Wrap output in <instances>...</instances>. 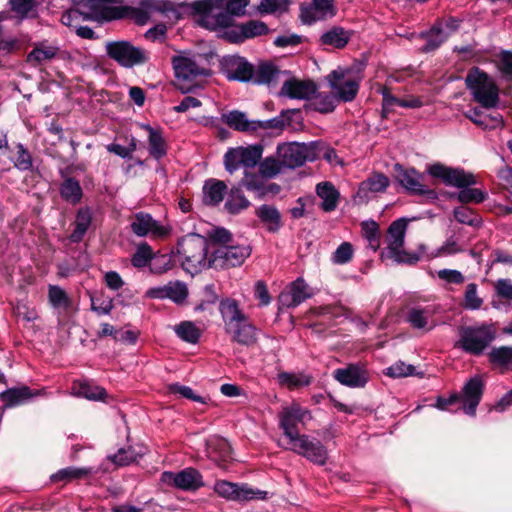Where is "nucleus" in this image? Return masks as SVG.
Instances as JSON below:
<instances>
[{"label":"nucleus","mask_w":512,"mask_h":512,"mask_svg":"<svg viewBox=\"0 0 512 512\" xmlns=\"http://www.w3.org/2000/svg\"><path fill=\"white\" fill-rule=\"evenodd\" d=\"M427 173L435 179H440L447 186L458 188L459 191L444 192V195L450 200L459 201L462 206L480 204L487 198L486 192L472 187L477 184L475 175L463 168L449 167L437 162L427 167Z\"/></svg>","instance_id":"obj_1"},{"label":"nucleus","mask_w":512,"mask_h":512,"mask_svg":"<svg viewBox=\"0 0 512 512\" xmlns=\"http://www.w3.org/2000/svg\"><path fill=\"white\" fill-rule=\"evenodd\" d=\"M250 0H196L189 6L200 17V25L211 31L227 30L234 25V16H243Z\"/></svg>","instance_id":"obj_2"},{"label":"nucleus","mask_w":512,"mask_h":512,"mask_svg":"<svg viewBox=\"0 0 512 512\" xmlns=\"http://www.w3.org/2000/svg\"><path fill=\"white\" fill-rule=\"evenodd\" d=\"M465 84L473 100L482 108L492 109L498 106L500 89L486 71L477 66L471 67L465 77Z\"/></svg>","instance_id":"obj_3"},{"label":"nucleus","mask_w":512,"mask_h":512,"mask_svg":"<svg viewBox=\"0 0 512 512\" xmlns=\"http://www.w3.org/2000/svg\"><path fill=\"white\" fill-rule=\"evenodd\" d=\"M458 332L457 346L473 356L482 355L496 338L494 325L488 323L460 326Z\"/></svg>","instance_id":"obj_4"},{"label":"nucleus","mask_w":512,"mask_h":512,"mask_svg":"<svg viewBox=\"0 0 512 512\" xmlns=\"http://www.w3.org/2000/svg\"><path fill=\"white\" fill-rule=\"evenodd\" d=\"M106 55L125 68L140 66L148 62L146 50L126 40L109 41L105 45Z\"/></svg>","instance_id":"obj_5"},{"label":"nucleus","mask_w":512,"mask_h":512,"mask_svg":"<svg viewBox=\"0 0 512 512\" xmlns=\"http://www.w3.org/2000/svg\"><path fill=\"white\" fill-rule=\"evenodd\" d=\"M177 253L183 256V264L187 263L195 267L207 258V242L204 237L196 233L185 235L178 240Z\"/></svg>","instance_id":"obj_6"},{"label":"nucleus","mask_w":512,"mask_h":512,"mask_svg":"<svg viewBox=\"0 0 512 512\" xmlns=\"http://www.w3.org/2000/svg\"><path fill=\"white\" fill-rule=\"evenodd\" d=\"M289 444L293 452L305 457L310 462L319 466L326 464L328 450L317 438H311L306 434H302Z\"/></svg>","instance_id":"obj_7"},{"label":"nucleus","mask_w":512,"mask_h":512,"mask_svg":"<svg viewBox=\"0 0 512 512\" xmlns=\"http://www.w3.org/2000/svg\"><path fill=\"white\" fill-rule=\"evenodd\" d=\"M250 254L249 246H220L211 253L209 261L215 268L228 269L241 266Z\"/></svg>","instance_id":"obj_8"},{"label":"nucleus","mask_w":512,"mask_h":512,"mask_svg":"<svg viewBox=\"0 0 512 512\" xmlns=\"http://www.w3.org/2000/svg\"><path fill=\"white\" fill-rule=\"evenodd\" d=\"M161 480L183 491L194 492L205 485L202 474L193 467H187L179 472L165 471Z\"/></svg>","instance_id":"obj_9"},{"label":"nucleus","mask_w":512,"mask_h":512,"mask_svg":"<svg viewBox=\"0 0 512 512\" xmlns=\"http://www.w3.org/2000/svg\"><path fill=\"white\" fill-rule=\"evenodd\" d=\"M269 28L266 23L260 20H249L245 23L234 24L223 33V38L229 43L240 44L247 39L266 35Z\"/></svg>","instance_id":"obj_10"},{"label":"nucleus","mask_w":512,"mask_h":512,"mask_svg":"<svg viewBox=\"0 0 512 512\" xmlns=\"http://www.w3.org/2000/svg\"><path fill=\"white\" fill-rule=\"evenodd\" d=\"M221 71L229 81L252 82L255 67L245 57L232 56L221 63Z\"/></svg>","instance_id":"obj_11"},{"label":"nucleus","mask_w":512,"mask_h":512,"mask_svg":"<svg viewBox=\"0 0 512 512\" xmlns=\"http://www.w3.org/2000/svg\"><path fill=\"white\" fill-rule=\"evenodd\" d=\"M327 80L331 89L336 96L337 102H351L353 101L359 91L360 84L353 78L345 79L344 73L338 70L331 71Z\"/></svg>","instance_id":"obj_12"},{"label":"nucleus","mask_w":512,"mask_h":512,"mask_svg":"<svg viewBox=\"0 0 512 512\" xmlns=\"http://www.w3.org/2000/svg\"><path fill=\"white\" fill-rule=\"evenodd\" d=\"M336 14L334 0H312L310 5L301 4L300 6V19L306 25L331 19Z\"/></svg>","instance_id":"obj_13"},{"label":"nucleus","mask_w":512,"mask_h":512,"mask_svg":"<svg viewBox=\"0 0 512 512\" xmlns=\"http://www.w3.org/2000/svg\"><path fill=\"white\" fill-rule=\"evenodd\" d=\"M485 383L480 376L471 377L463 386L460 394L463 411L469 416H475L481 402Z\"/></svg>","instance_id":"obj_14"},{"label":"nucleus","mask_w":512,"mask_h":512,"mask_svg":"<svg viewBox=\"0 0 512 512\" xmlns=\"http://www.w3.org/2000/svg\"><path fill=\"white\" fill-rule=\"evenodd\" d=\"M307 415H309V411L298 404H292L290 407L284 408L280 413V428L283 429L284 435L289 439V443L302 435L299 433L297 425L304 422Z\"/></svg>","instance_id":"obj_15"},{"label":"nucleus","mask_w":512,"mask_h":512,"mask_svg":"<svg viewBox=\"0 0 512 512\" xmlns=\"http://www.w3.org/2000/svg\"><path fill=\"white\" fill-rule=\"evenodd\" d=\"M130 228L139 237L151 234L154 238H164L170 233L168 228L160 225L149 213L145 212H138L134 215Z\"/></svg>","instance_id":"obj_16"},{"label":"nucleus","mask_w":512,"mask_h":512,"mask_svg":"<svg viewBox=\"0 0 512 512\" xmlns=\"http://www.w3.org/2000/svg\"><path fill=\"white\" fill-rule=\"evenodd\" d=\"M333 376L339 383L350 388H363L369 381V373L364 366L354 363L335 369Z\"/></svg>","instance_id":"obj_17"},{"label":"nucleus","mask_w":512,"mask_h":512,"mask_svg":"<svg viewBox=\"0 0 512 512\" xmlns=\"http://www.w3.org/2000/svg\"><path fill=\"white\" fill-rule=\"evenodd\" d=\"M172 66L175 77L185 81H194L198 77H207L211 75V70L200 67L195 60L186 56H173Z\"/></svg>","instance_id":"obj_18"},{"label":"nucleus","mask_w":512,"mask_h":512,"mask_svg":"<svg viewBox=\"0 0 512 512\" xmlns=\"http://www.w3.org/2000/svg\"><path fill=\"white\" fill-rule=\"evenodd\" d=\"M260 330L246 319L226 331L231 337V342L247 348L255 347L258 344Z\"/></svg>","instance_id":"obj_19"},{"label":"nucleus","mask_w":512,"mask_h":512,"mask_svg":"<svg viewBox=\"0 0 512 512\" xmlns=\"http://www.w3.org/2000/svg\"><path fill=\"white\" fill-rule=\"evenodd\" d=\"M115 0H88V6L92 15H86L85 19H98L103 21H112L122 19L126 16L128 7L108 6Z\"/></svg>","instance_id":"obj_20"},{"label":"nucleus","mask_w":512,"mask_h":512,"mask_svg":"<svg viewBox=\"0 0 512 512\" xmlns=\"http://www.w3.org/2000/svg\"><path fill=\"white\" fill-rule=\"evenodd\" d=\"M395 180L412 195H417L423 186L424 174L413 167L406 168L396 163L393 167Z\"/></svg>","instance_id":"obj_21"},{"label":"nucleus","mask_w":512,"mask_h":512,"mask_svg":"<svg viewBox=\"0 0 512 512\" xmlns=\"http://www.w3.org/2000/svg\"><path fill=\"white\" fill-rule=\"evenodd\" d=\"M188 296L187 286L180 281L169 282L167 285L153 287L147 290L146 297L150 299H170L176 304H181Z\"/></svg>","instance_id":"obj_22"},{"label":"nucleus","mask_w":512,"mask_h":512,"mask_svg":"<svg viewBox=\"0 0 512 512\" xmlns=\"http://www.w3.org/2000/svg\"><path fill=\"white\" fill-rule=\"evenodd\" d=\"M306 146L298 143H283L277 147L278 157L284 167L294 169L302 166L307 160Z\"/></svg>","instance_id":"obj_23"},{"label":"nucleus","mask_w":512,"mask_h":512,"mask_svg":"<svg viewBox=\"0 0 512 512\" xmlns=\"http://www.w3.org/2000/svg\"><path fill=\"white\" fill-rule=\"evenodd\" d=\"M40 394L41 390L31 389L26 385L8 388L0 393V399L4 403L2 410L26 404Z\"/></svg>","instance_id":"obj_24"},{"label":"nucleus","mask_w":512,"mask_h":512,"mask_svg":"<svg viewBox=\"0 0 512 512\" xmlns=\"http://www.w3.org/2000/svg\"><path fill=\"white\" fill-rule=\"evenodd\" d=\"M316 92L317 85L314 81L291 78L283 83L280 94L291 99H310Z\"/></svg>","instance_id":"obj_25"},{"label":"nucleus","mask_w":512,"mask_h":512,"mask_svg":"<svg viewBox=\"0 0 512 512\" xmlns=\"http://www.w3.org/2000/svg\"><path fill=\"white\" fill-rule=\"evenodd\" d=\"M60 176L63 179L59 186L61 198L71 205L79 204L83 198V189L80 182L69 176L66 170H60Z\"/></svg>","instance_id":"obj_26"},{"label":"nucleus","mask_w":512,"mask_h":512,"mask_svg":"<svg viewBox=\"0 0 512 512\" xmlns=\"http://www.w3.org/2000/svg\"><path fill=\"white\" fill-rule=\"evenodd\" d=\"M298 114L299 110L297 109H286L282 110L277 117L268 120H254L255 133L258 130H272L280 134L287 126H292V116Z\"/></svg>","instance_id":"obj_27"},{"label":"nucleus","mask_w":512,"mask_h":512,"mask_svg":"<svg viewBox=\"0 0 512 512\" xmlns=\"http://www.w3.org/2000/svg\"><path fill=\"white\" fill-rule=\"evenodd\" d=\"M219 310L224 322L225 331L249 318L239 308V304L235 299L226 298L221 300Z\"/></svg>","instance_id":"obj_28"},{"label":"nucleus","mask_w":512,"mask_h":512,"mask_svg":"<svg viewBox=\"0 0 512 512\" xmlns=\"http://www.w3.org/2000/svg\"><path fill=\"white\" fill-rule=\"evenodd\" d=\"M255 214L270 233H278L283 226L281 213L275 206L263 204L256 209Z\"/></svg>","instance_id":"obj_29"},{"label":"nucleus","mask_w":512,"mask_h":512,"mask_svg":"<svg viewBox=\"0 0 512 512\" xmlns=\"http://www.w3.org/2000/svg\"><path fill=\"white\" fill-rule=\"evenodd\" d=\"M353 35V30H347L341 26H333L321 35L320 42L322 45L343 49L349 43Z\"/></svg>","instance_id":"obj_30"},{"label":"nucleus","mask_w":512,"mask_h":512,"mask_svg":"<svg viewBox=\"0 0 512 512\" xmlns=\"http://www.w3.org/2000/svg\"><path fill=\"white\" fill-rule=\"evenodd\" d=\"M316 194L322 199L320 208L324 212H332L337 208L340 193L331 182L324 181L317 184Z\"/></svg>","instance_id":"obj_31"},{"label":"nucleus","mask_w":512,"mask_h":512,"mask_svg":"<svg viewBox=\"0 0 512 512\" xmlns=\"http://www.w3.org/2000/svg\"><path fill=\"white\" fill-rule=\"evenodd\" d=\"M221 120L235 131L255 133L254 120H248L246 113L240 110H232L228 113H223Z\"/></svg>","instance_id":"obj_32"},{"label":"nucleus","mask_w":512,"mask_h":512,"mask_svg":"<svg viewBox=\"0 0 512 512\" xmlns=\"http://www.w3.org/2000/svg\"><path fill=\"white\" fill-rule=\"evenodd\" d=\"M408 222L409 220L403 217L390 224L387 231L388 252L403 248Z\"/></svg>","instance_id":"obj_33"},{"label":"nucleus","mask_w":512,"mask_h":512,"mask_svg":"<svg viewBox=\"0 0 512 512\" xmlns=\"http://www.w3.org/2000/svg\"><path fill=\"white\" fill-rule=\"evenodd\" d=\"M226 191L227 185L224 181L208 179L203 186L204 203L211 206L218 205L222 202Z\"/></svg>","instance_id":"obj_34"},{"label":"nucleus","mask_w":512,"mask_h":512,"mask_svg":"<svg viewBox=\"0 0 512 512\" xmlns=\"http://www.w3.org/2000/svg\"><path fill=\"white\" fill-rule=\"evenodd\" d=\"M92 222V210L90 207H81L76 213L75 229L69 236L72 243H79L83 240Z\"/></svg>","instance_id":"obj_35"},{"label":"nucleus","mask_w":512,"mask_h":512,"mask_svg":"<svg viewBox=\"0 0 512 512\" xmlns=\"http://www.w3.org/2000/svg\"><path fill=\"white\" fill-rule=\"evenodd\" d=\"M59 49L55 46L48 45L46 41L34 44V48L28 53L26 62L37 66L42 64L44 61L53 59Z\"/></svg>","instance_id":"obj_36"},{"label":"nucleus","mask_w":512,"mask_h":512,"mask_svg":"<svg viewBox=\"0 0 512 512\" xmlns=\"http://www.w3.org/2000/svg\"><path fill=\"white\" fill-rule=\"evenodd\" d=\"M250 205V201L245 197L242 188L238 185L233 186L230 189L224 208L228 213L237 215L241 211L247 209Z\"/></svg>","instance_id":"obj_37"},{"label":"nucleus","mask_w":512,"mask_h":512,"mask_svg":"<svg viewBox=\"0 0 512 512\" xmlns=\"http://www.w3.org/2000/svg\"><path fill=\"white\" fill-rule=\"evenodd\" d=\"M142 127L149 133L148 142L150 156L156 160H159L166 156L167 145L162 136L161 131L152 128L150 125H143Z\"/></svg>","instance_id":"obj_38"},{"label":"nucleus","mask_w":512,"mask_h":512,"mask_svg":"<svg viewBox=\"0 0 512 512\" xmlns=\"http://www.w3.org/2000/svg\"><path fill=\"white\" fill-rule=\"evenodd\" d=\"M336 96L333 94H318L312 101L304 104L303 108L307 112L315 111L322 114H328L336 108Z\"/></svg>","instance_id":"obj_39"},{"label":"nucleus","mask_w":512,"mask_h":512,"mask_svg":"<svg viewBox=\"0 0 512 512\" xmlns=\"http://www.w3.org/2000/svg\"><path fill=\"white\" fill-rule=\"evenodd\" d=\"M280 73L279 68L271 62H261L255 68V76L252 83L256 85H270L277 79Z\"/></svg>","instance_id":"obj_40"},{"label":"nucleus","mask_w":512,"mask_h":512,"mask_svg":"<svg viewBox=\"0 0 512 512\" xmlns=\"http://www.w3.org/2000/svg\"><path fill=\"white\" fill-rule=\"evenodd\" d=\"M48 300L54 309L69 311L73 306L72 299L68 296L67 292L58 285H49Z\"/></svg>","instance_id":"obj_41"},{"label":"nucleus","mask_w":512,"mask_h":512,"mask_svg":"<svg viewBox=\"0 0 512 512\" xmlns=\"http://www.w3.org/2000/svg\"><path fill=\"white\" fill-rule=\"evenodd\" d=\"M73 389L78 396L84 397L88 400H104L107 397V392L103 387L91 384L89 382H75Z\"/></svg>","instance_id":"obj_42"},{"label":"nucleus","mask_w":512,"mask_h":512,"mask_svg":"<svg viewBox=\"0 0 512 512\" xmlns=\"http://www.w3.org/2000/svg\"><path fill=\"white\" fill-rule=\"evenodd\" d=\"M289 294L291 296V301L288 304L289 307H297L312 296L309 286L302 278H297L291 283Z\"/></svg>","instance_id":"obj_43"},{"label":"nucleus","mask_w":512,"mask_h":512,"mask_svg":"<svg viewBox=\"0 0 512 512\" xmlns=\"http://www.w3.org/2000/svg\"><path fill=\"white\" fill-rule=\"evenodd\" d=\"M242 166L245 168L255 167L262 158L264 147L262 144L249 145L247 147H238Z\"/></svg>","instance_id":"obj_44"},{"label":"nucleus","mask_w":512,"mask_h":512,"mask_svg":"<svg viewBox=\"0 0 512 512\" xmlns=\"http://www.w3.org/2000/svg\"><path fill=\"white\" fill-rule=\"evenodd\" d=\"M176 335L183 341L196 344L201 337V330L191 321H182L175 326Z\"/></svg>","instance_id":"obj_45"},{"label":"nucleus","mask_w":512,"mask_h":512,"mask_svg":"<svg viewBox=\"0 0 512 512\" xmlns=\"http://www.w3.org/2000/svg\"><path fill=\"white\" fill-rule=\"evenodd\" d=\"M496 68L500 78L512 88V51L502 50L499 53Z\"/></svg>","instance_id":"obj_46"},{"label":"nucleus","mask_w":512,"mask_h":512,"mask_svg":"<svg viewBox=\"0 0 512 512\" xmlns=\"http://www.w3.org/2000/svg\"><path fill=\"white\" fill-rule=\"evenodd\" d=\"M88 295L91 301V311L97 315H109L114 309L113 298L109 296L104 297V293L88 292Z\"/></svg>","instance_id":"obj_47"},{"label":"nucleus","mask_w":512,"mask_h":512,"mask_svg":"<svg viewBox=\"0 0 512 512\" xmlns=\"http://www.w3.org/2000/svg\"><path fill=\"white\" fill-rule=\"evenodd\" d=\"M454 218L461 224L478 228L482 225L481 216L467 206L456 207L453 211Z\"/></svg>","instance_id":"obj_48"},{"label":"nucleus","mask_w":512,"mask_h":512,"mask_svg":"<svg viewBox=\"0 0 512 512\" xmlns=\"http://www.w3.org/2000/svg\"><path fill=\"white\" fill-rule=\"evenodd\" d=\"M16 154L10 157L13 166L20 171H29L33 168V159L29 150L21 143L16 145Z\"/></svg>","instance_id":"obj_49"},{"label":"nucleus","mask_w":512,"mask_h":512,"mask_svg":"<svg viewBox=\"0 0 512 512\" xmlns=\"http://www.w3.org/2000/svg\"><path fill=\"white\" fill-rule=\"evenodd\" d=\"M389 186V179L383 173H374L360 185L361 191L383 192Z\"/></svg>","instance_id":"obj_50"},{"label":"nucleus","mask_w":512,"mask_h":512,"mask_svg":"<svg viewBox=\"0 0 512 512\" xmlns=\"http://www.w3.org/2000/svg\"><path fill=\"white\" fill-rule=\"evenodd\" d=\"M92 472L91 468H75V467H67L64 469H60L55 474L51 476L52 482H60V481H71L73 479H81L88 476Z\"/></svg>","instance_id":"obj_51"},{"label":"nucleus","mask_w":512,"mask_h":512,"mask_svg":"<svg viewBox=\"0 0 512 512\" xmlns=\"http://www.w3.org/2000/svg\"><path fill=\"white\" fill-rule=\"evenodd\" d=\"M138 457H141L139 453L135 451L132 446L120 448L117 453L108 455L107 459L117 466H126L133 462H136Z\"/></svg>","instance_id":"obj_52"},{"label":"nucleus","mask_w":512,"mask_h":512,"mask_svg":"<svg viewBox=\"0 0 512 512\" xmlns=\"http://www.w3.org/2000/svg\"><path fill=\"white\" fill-rule=\"evenodd\" d=\"M490 363L502 367L512 365V346L494 347L488 354Z\"/></svg>","instance_id":"obj_53"},{"label":"nucleus","mask_w":512,"mask_h":512,"mask_svg":"<svg viewBox=\"0 0 512 512\" xmlns=\"http://www.w3.org/2000/svg\"><path fill=\"white\" fill-rule=\"evenodd\" d=\"M9 4L11 11L21 20L36 12V0H9Z\"/></svg>","instance_id":"obj_54"},{"label":"nucleus","mask_w":512,"mask_h":512,"mask_svg":"<svg viewBox=\"0 0 512 512\" xmlns=\"http://www.w3.org/2000/svg\"><path fill=\"white\" fill-rule=\"evenodd\" d=\"M283 167L280 158L266 157L259 163V174L264 178H273L281 172Z\"/></svg>","instance_id":"obj_55"},{"label":"nucleus","mask_w":512,"mask_h":512,"mask_svg":"<svg viewBox=\"0 0 512 512\" xmlns=\"http://www.w3.org/2000/svg\"><path fill=\"white\" fill-rule=\"evenodd\" d=\"M386 375L392 378H400L407 376H418L423 377V373L416 372V368L413 365L406 364L403 361H398L387 368Z\"/></svg>","instance_id":"obj_56"},{"label":"nucleus","mask_w":512,"mask_h":512,"mask_svg":"<svg viewBox=\"0 0 512 512\" xmlns=\"http://www.w3.org/2000/svg\"><path fill=\"white\" fill-rule=\"evenodd\" d=\"M214 491L227 500H239V484L220 480L215 483Z\"/></svg>","instance_id":"obj_57"},{"label":"nucleus","mask_w":512,"mask_h":512,"mask_svg":"<svg viewBox=\"0 0 512 512\" xmlns=\"http://www.w3.org/2000/svg\"><path fill=\"white\" fill-rule=\"evenodd\" d=\"M278 381L281 385L288 387L289 389H296L303 386H308L311 383V377L307 376H296L293 373L281 372L278 374Z\"/></svg>","instance_id":"obj_58"},{"label":"nucleus","mask_w":512,"mask_h":512,"mask_svg":"<svg viewBox=\"0 0 512 512\" xmlns=\"http://www.w3.org/2000/svg\"><path fill=\"white\" fill-rule=\"evenodd\" d=\"M478 286L476 283H469L466 286V290L464 293V300L462 302V306L468 310H478L481 308L483 304L482 298H480L477 294Z\"/></svg>","instance_id":"obj_59"},{"label":"nucleus","mask_w":512,"mask_h":512,"mask_svg":"<svg viewBox=\"0 0 512 512\" xmlns=\"http://www.w3.org/2000/svg\"><path fill=\"white\" fill-rule=\"evenodd\" d=\"M153 257L152 248L147 244H140L133 254L131 263L136 268H143L151 261Z\"/></svg>","instance_id":"obj_60"},{"label":"nucleus","mask_w":512,"mask_h":512,"mask_svg":"<svg viewBox=\"0 0 512 512\" xmlns=\"http://www.w3.org/2000/svg\"><path fill=\"white\" fill-rule=\"evenodd\" d=\"M447 39L441 28L433 26L428 34L427 41L423 46L424 52H432L438 49Z\"/></svg>","instance_id":"obj_61"},{"label":"nucleus","mask_w":512,"mask_h":512,"mask_svg":"<svg viewBox=\"0 0 512 512\" xmlns=\"http://www.w3.org/2000/svg\"><path fill=\"white\" fill-rule=\"evenodd\" d=\"M387 257L394 259L398 264L416 265L420 260V255L415 252H408L402 248L396 251L387 252Z\"/></svg>","instance_id":"obj_62"},{"label":"nucleus","mask_w":512,"mask_h":512,"mask_svg":"<svg viewBox=\"0 0 512 512\" xmlns=\"http://www.w3.org/2000/svg\"><path fill=\"white\" fill-rule=\"evenodd\" d=\"M263 177L256 173L249 172L248 170L244 171V176L239 182V186L245 187L248 191H261L264 188Z\"/></svg>","instance_id":"obj_63"},{"label":"nucleus","mask_w":512,"mask_h":512,"mask_svg":"<svg viewBox=\"0 0 512 512\" xmlns=\"http://www.w3.org/2000/svg\"><path fill=\"white\" fill-rule=\"evenodd\" d=\"M291 0H261L258 11L261 14H272L277 11H287Z\"/></svg>","instance_id":"obj_64"}]
</instances>
